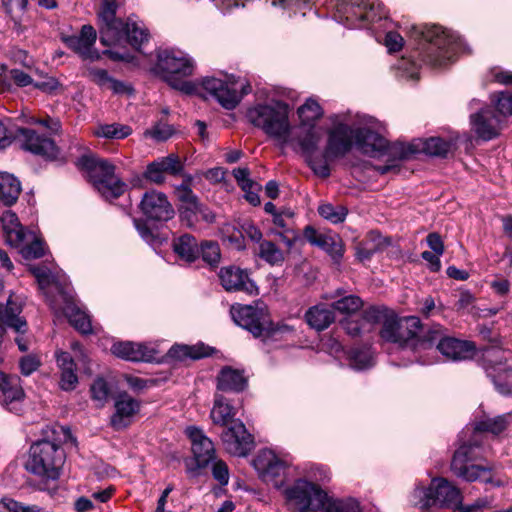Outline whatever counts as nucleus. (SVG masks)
<instances>
[{"label": "nucleus", "mask_w": 512, "mask_h": 512, "mask_svg": "<svg viewBox=\"0 0 512 512\" xmlns=\"http://www.w3.org/2000/svg\"><path fill=\"white\" fill-rule=\"evenodd\" d=\"M412 36L419 39V58L433 67L452 61L461 47V39L438 25L413 26Z\"/></svg>", "instance_id": "nucleus-1"}, {"label": "nucleus", "mask_w": 512, "mask_h": 512, "mask_svg": "<svg viewBox=\"0 0 512 512\" xmlns=\"http://www.w3.org/2000/svg\"><path fill=\"white\" fill-rule=\"evenodd\" d=\"M412 502L421 509L431 506L455 508L460 512H479L487 504L486 500H477L471 505H462L461 491L446 478L436 477L429 486L417 485L412 492Z\"/></svg>", "instance_id": "nucleus-2"}, {"label": "nucleus", "mask_w": 512, "mask_h": 512, "mask_svg": "<svg viewBox=\"0 0 512 512\" xmlns=\"http://www.w3.org/2000/svg\"><path fill=\"white\" fill-rule=\"evenodd\" d=\"M482 459V448L479 444L465 443L454 452L450 469L456 477L466 482L480 481L494 487L504 486L505 481L493 474L495 466L490 463L482 464Z\"/></svg>", "instance_id": "nucleus-3"}, {"label": "nucleus", "mask_w": 512, "mask_h": 512, "mask_svg": "<svg viewBox=\"0 0 512 512\" xmlns=\"http://www.w3.org/2000/svg\"><path fill=\"white\" fill-rule=\"evenodd\" d=\"M246 117L269 137L282 144L288 143L291 132L288 104L282 101L257 104L247 110Z\"/></svg>", "instance_id": "nucleus-4"}, {"label": "nucleus", "mask_w": 512, "mask_h": 512, "mask_svg": "<svg viewBox=\"0 0 512 512\" xmlns=\"http://www.w3.org/2000/svg\"><path fill=\"white\" fill-rule=\"evenodd\" d=\"M194 67L193 59L179 49H163L157 53L156 69L172 88L186 95L197 92L191 81L184 80L193 74Z\"/></svg>", "instance_id": "nucleus-5"}, {"label": "nucleus", "mask_w": 512, "mask_h": 512, "mask_svg": "<svg viewBox=\"0 0 512 512\" xmlns=\"http://www.w3.org/2000/svg\"><path fill=\"white\" fill-rule=\"evenodd\" d=\"M76 164L88 173L93 185L104 198L115 199L125 192L126 184L115 175V166L108 160L87 153Z\"/></svg>", "instance_id": "nucleus-6"}, {"label": "nucleus", "mask_w": 512, "mask_h": 512, "mask_svg": "<svg viewBox=\"0 0 512 512\" xmlns=\"http://www.w3.org/2000/svg\"><path fill=\"white\" fill-rule=\"evenodd\" d=\"M64 452L54 441L40 440L31 445L25 469L42 478L55 480L60 476Z\"/></svg>", "instance_id": "nucleus-7"}, {"label": "nucleus", "mask_w": 512, "mask_h": 512, "mask_svg": "<svg viewBox=\"0 0 512 512\" xmlns=\"http://www.w3.org/2000/svg\"><path fill=\"white\" fill-rule=\"evenodd\" d=\"M202 87L229 110L234 109L243 96L251 92L249 82L234 75H224V78L205 77L202 80Z\"/></svg>", "instance_id": "nucleus-8"}, {"label": "nucleus", "mask_w": 512, "mask_h": 512, "mask_svg": "<svg viewBox=\"0 0 512 512\" xmlns=\"http://www.w3.org/2000/svg\"><path fill=\"white\" fill-rule=\"evenodd\" d=\"M118 9L117 0H103L98 12L100 42L104 46L122 45L125 36L130 32H143L136 25L129 29V19L125 22L116 17Z\"/></svg>", "instance_id": "nucleus-9"}, {"label": "nucleus", "mask_w": 512, "mask_h": 512, "mask_svg": "<svg viewBox=\"0 0 512 512\" xmlns=\"http://www.w3.org/2000/svg\"><path fill=\"white\" fill-rule=\"evenodd\" d=\"M285 496L299 512H318L326 492L317 484L298 479L285 490Z\"/></svg>", "instance_id": "nucleus-10"}, {"label": "nucleus", "mask_w": 512, "mask_h": 512, "mask_svg": "<svg viewBox=\"0 0 512 512\" xmlns=\"http://www.w3.org/2000/svg\"><path fill=\"white\" fill-rule=\"evenodd\" d=\"M14 141L24 151L40 156L46 160L60 158V149L48 136L31 128H18L14 133Z\"/></svg>", "instance_id": "nucleus-11"}, {"label": "nucleus", "mask_w": 512, "mask_h": 512, "mask_svg": "<svg viewBox=\"0 0 512 512\" xmlns=\"http://www.w3.org/2000/svg\"><path fill=\"white\" fill-rule=\"evenodd\" d=\"M420 327L421 322L418 317L398 318L391 312L382 324L380 336L387 342L403 345L417 335Z\"/></svg>", "instance_id": "nucleus-12"}, {"label": "nucleus", "mask_w": 512, "mask_h": 512, "mask_svg": "<svg viewBox=\"0 0 512 512\" xmlns=\"http://www.w3.org/2000/svg\"><path fill=\"white\" fill-rule=\"evenodd\" d=\"M221 440L227 453L245 457L254 448L253 436L240 420L233 421L221 434Z\"/></svg>", "instance_id": "nucleus-13"}, {"label": "nucleus", "mask_w": 512, "mask_h": 512, "mask_svg": "<svg viewBox=\"0 0 512 512\" xmlns=\"http://www.w3.org/2000/svg\"><path fill=\"white\" fill-rule=\"evenodd\" d=\"M22 301L12 291H5L0 281V321L17 333H25L26 320L20 316Z\"/></svg>", "instance_id": "nucleus-14"}, {"label": "nucleus", "mask_w": 512, "mask_h": 512, "mask_svg": "<svg viewBox=\"0 0 512 512\" xmlns=\"http://www.w3.org/2000/svg\"><path fill=\"white\" fill-rule=\"evenodd\" d=\"M354 130L348 125L339 123L328 133L327 145L323 152V159L329 162L345 156L352 148Z\"/></svg>", "instance_id": "nucleus-15"}, {"label": "nucleus", "mask_w": 512, "mask_h": 512, "mask_svg": "<svg viewBox=\"0 0 512 512\" xmlns=\"http://www.w3.org/2000/svg\"><path fill=\"white\" fill-rule=\"evenodd\" d=\"M233 321L251 332L255 337L264 336L266 315L262 309L250 305H233L230 309Z\"/></svg>", "instance_id": "nucleus-16"}, {"label": "nucleus", "mask_w": 512, "mask_h": 512, "mask_svg": "<svg viewBox=\"0 0 512 512\" xmlns=\"http://www.w3.org/2000/svg\"><path fill=\"white\" fill-rule=\"evenodd\" d=\"M338 9L344 13L348 21L358 19L375 22L386 18L387 14L383 4L370 0H347V3H343Z\"/></svg>", "instance_id": "nucleus-17"}, {"label": "nucleus", "mask_w": 512, "mask_h": 512, "mask_svg": "<svg viewBox=\"0 0 512 512\" xmlns=\"http://www.w3.org/2000/svg\"><path fill=\"white\" fill-rule=\"evenodd\" d=\"M304 237L311 245L325 251L334 264L340 265L345 248L342 239L337 234L323 233L312 226H306Z\"/></svg>", "instance_id": "nucleus-18"}, {"label": "nucleus", "mask_w": 512, "mask_h": 512, "mask_svg": "<svg viewBox=\"0 0 512 512\" xmlns=\"http://www.w3.org/2000/svg\"><path fill=\"white\" fill-rule=\"evenodd\" d=\"M320 136L314 130V127H308L303 136L299 137L298 143L304 154L309 167L315 174L326 178L330 175L329 165L324 161L323 155L316 156L315 153L318 149Z\"/></svg>", "instance_id": "nucleus-19"}, {"label": "nucleus", "mask_w": 512, "mask_h": 512, "mask_svg": "<svg viewBox=\"0 0 512 512\" xmlns=\"http://www.w3.org/2000/svg\"><path fill=\"white\" fill-rule=\"evenodd\" d=\"M220 283L227 292H245L256 295L258 288L246 270L235 265L222 267L218 273Z\"/></svg>", "instance_id": "nucleus-20"}, {"label": "nucleus", "mask_w": 512, "mask_h": 512, "mask_svg": "<svg viewBox=\"0 0 512 512\" xmlns=\"http://www.w3.org/2000/svg\"><path fill=\"white\" fill-rule=\"evenodd\" d=\"M140 208L150 220L168 221L174 216V209L167 196L155 190L146 192L141 200Z\"/></svg>", "instance_id": "nucleus-21"}, {"label": "nucleus", "mask_w": 512, "mask_h": 512, "mask_svg": "<svg viewBox=\"0 0 512 512\" xmlns=\"http://www.w3.org/2000/svg\"><path fill=\"white\" fill-rule=\"evenodd\" d=\"M472 130L484 141L498 136L500 131V117L490 107L480 109L470 116Z\"/></svg>", "instance_id": "nucleus-22"}, {"label": "nucleus", "mask_w": 512, "mask_h": 512, "mask_svg": "<svg viewBox=\"0 0 512 512\" xmlns=\"http://www.w3.org/2000/svg\"><path fill=\"white\" fill-rule=\"evenodd\" d=\"M186 433L191 440V449L197 467L206 468L216 457L213 442L197 427H188Z\"/></svg>", "instance_id": "nucleus-23"}, {"label": "nucleus", "mask_w": 512, "mask_h": 512, "mask_svg": "<svg viewBox=\"0 0 512 512\" xmlns=\"http://www.w3.org/2000/svg\"><path fill=\"white\" fill-rule=\"evenodd\" d=\"M111 352L124 360L132 362H152L156 360L157 349L148 344L135 342H117L111 347Z\"/></svg>", "instance_id": "nucleus-24"}, {"label": "nucleus", "mask_w": 512, "mask_h": 512, "mask_svg": "<svg viewBox=\"0 0 512 512\" xmlns=\"http://www.w3.org/2000/svg\"><path fill=\"white\" fill-rule=\"evenodd\" d=\"M114 408L110 424L115 430H122L131 424L133 416L139 412L140 402L127 392H122L115 398Z\"/></svg>", "instance_id": "nucleus-25"}, {"label": "nucleus", "mask_w": 512, "mask_h": 512, "mask_svg": "<svg viewBox=\"0 0 512 512\" xmlns=\"http://www.w3.org/2000/svg\"><path fill=\"white\" fill-rule=\"evenodd\" d=\"M24 391L19 379L0 374V402L9 411L19 414L22 411Z\"/></svg>", "instance_id": "nucleus-26"}, {"label": "nucleus", "mask_w": 512, "mask_h": 512, "mask_svg": "<svg viewBox=\"0 0 512 512\" xmlns=\"http://www.w3.org/2000/svg\"><path fill=\"white\" fill-rule=\"evenodd\" d=\"M439 352L451 361L469 359L475 352V345L471 341L460 340L447 334L443 342L439 343Z\"/></svg>", "instance_id": "nucleus-27"}, {"label": "nucleus", "mask_w": 512, "mask_h": 512, "mask_svg": "<svg viewBox=\"0 0 512 512\" xmlns=\"http://www.w3.org/2000/svg\"><path fill=\"white\" fill-rule=\"evenodd\" d=\"M97 38L96 30L91 25H83L79 35L63 37L64 43L84 59H93L91 51Z\"/></svg>", "instance_id": "nucleus-28"}, {"label": "nucleus", "mask_w": 512, "mask_h": 512, "mask_svg": "<svg viewBox=\"0 0 512 512\" xmlns=\"http://www.w3.org/2000/svg\"><path fill=\"white\" fill-rule=\"evenodd\" d=\"M354 139L357 148L369 156H374L376 153L384 152L387 149L386 139L368 128L354 130Z\"/></svg>", "instance_id": "nucleus-29"}, {"label": "nucleus", "mask_w": 512, "mask_h": 512, "mask_svg": "<svg viewBox=\"0 0 512 512\" xmlns=\"http://www.w3.org/2000/svg\"><path fill=\"white\" fill-rule=\"evenodd\" d=\"M253 465L258 473L264 478H275L285 470V463L279 459L271 450L259 452L253 460Z\"/></svg>", "instance_id": "nucleus-30"}, {"label": "nucleus", "mask_w": 512, "mask_h": 512, "mask_svg": "<svg viewBox=\"0 0 512 512\" xmlns=\"http://www.w3.org/2000/svg\"><path fill=\"white\" fill-rule=\"evenodd\" d=\"M304 317L312 329L320 332L327 329L335 321V312L333 306L329 307L320 303L310 307Z\"/></svg>", "instance_id": "nucleus-31"}, {"label": "nucleus", "mask_w": 512, "mask_h": 512, "mask_svg": "<svg viewBox=\"0 0 512 512\" xmlns=\"http://www.w3.org/2000/svg\"><path fill=\"white\" fill-rule=\"evenodd\" d=\"M1 222L6 243L10 246L21 245L28 230L21 225L17 215L11 211H6L1 217Z\"/></svg>", "instance_id": "nucleus-32"}, {"label": "nucleus", "mask_w": 512, "mask_h": 512, "mask_svg": "<svg viewBox=\"0 0 512 512\" xmlns=\"http://www.w3.org/2000/svg\"><path fill=\"white\" fill-rule=\"evenodd\" d=\"M247 384L243 373L229 366L222 368L217 376V389L228 392L242 391Z\"/></svg>", "instance_id": "nucleus-33"}, {"label": "nucleus", "mask_w": 512, "mask_h": 512, "mask_svg": "<svg viewBox=\"0 0 512 512\" xmlns=\"http://www.w3.org/2000/svg\"><path fill=\"white\" fill-rule=\"evenodd\" d=\"M174 252L186 262H194L200 257V249L196 238L190 234H183L173 240Z\"/></svg>", "instance_id": "nucleus-34"}, {"label": "nucleus", "mask_w": 512, "mask_h": 512, "mask_svg": "<svg viewBox=\"0 0 512 512\" xmlns=\"http://www.w3.org/2000/svg\"><path fill=\"white\" fill-rule=\"evenodd\" d=\"M488 377L492 379L497 391L503 395H512V368L498 364L486 368Z\"/></svg>", "instance_id": "nucleus-35"}, {"label": "nucleus", "mask_w": 512, "mask_h": 512, "mask_svg": "<svg viewBox=\"0 0 512 512\" xmlns=\"http://www.w3.org/2000/svg\"><path fill=\"white\" fill-rule=\"evenodd\" d=\"M21 193L20 181L12 174L0 172V201L6 205H13Z\"/></svg>", "instance_id": "nucleus-36"}, {"label": "nucleus", "mask_w": 512, "mask_h": 512, "mask_svg": "<svg viewBox=\"0 0 512 512\" xmlns=\"http://www.w3.org/2000/svg\"><path fill=\"white\" fill-rule=\"evenodd\" d=\"M175 194L178 200L182 203L180 215L185 221H187L188 225L191 226L192 222L190 221V212L193 208L197 207V204L200 201L197 195L192 191L191 187H189L188 183H181L176 186Z\"/></svg>", "instance_id": "nucleus-37"}, {"label": "nucleus", "mask_w": 512, "mask_h": 512, "mask_svg": "<svg viewBox=\"0 0 512 512\" xmlns=\"http://www.w3.org/2000/svg\"><path fill=\"white\" fill-rule=\"evenodd\" d=\"M212 348L202 343L196 345H174L169 349L168 355L176 360L200 359L211 355Z\"/></svg>", "instance_id": "nucleus-38"}, {"label": "nucleus", "mask_w": 512, "mask_h": 512, "mask_svg": "<svg viewBox=\"0 0 512 512\" xmlns=\"http://www.w3.org/2000/svg\"><path fill=\"white\" fill-rule=\"evenodd\" d=\"M236 415L235 408L223 396H216L210 417L214 424L225 426L232 423Z\"/></svg>", "instance_id": "nucleus-39"}, {"label": "nucleus", "mask_w": 512, "mask_h": 512, "mask_svg": "<svg viewBox=\"0 0 512 512\" xmlns=\"http://www.w3.org/2000/svg\"><path fill=\"white\" fill-rule=\"evenodd\" d=\"M19 250V253L26 260L38 259L44 255L43 243L36 237L32 231H27L25 239H23L21 245L13 246Z\"/></svg>", "instance_id": "nucleus-40"}, {"label": "nucleus", "mask_w": 512, "mask_h": 512, "mask_svg": "<svg viewBox=\"0 0 512 512\" xmlns=\"http://www.w3.org/2000/svg\"><path fill=\"white\" fill-rule=\"evenodd\" d=\"M370 237L376 243H363L357 247L356 256L360 261H366L371 259V257L379 252L387 248L391 245L390 239L382 238L379 234L375 232L370 233Z\"/></svg>", "instance_id": "nucleus-41"}, {"label": "nucleus", "mask_w": 512, "mask_h": 512, "mask_svg": "<svg viewBox=\"0 0 512 512\" xmlns=\"http://www.w3.org/2000/svg\"><path fill=\"white\" fill-rule=\"evenodd\" d=\"M318 512H360L358 503L353 499H334L327 494Z\"/></svg>", "instance_id": "nucleus-42"}, {"label": "nucleus", "mask_w": 512, "mask_h": 512, "mask_svg": "<svg viewBox=\"0 0 512 512\" xmlns=\"http://www.w3.org/2000/svg\"><path fill=\"white\" fill-rule=\"evenodd\" d=\"M512 422V413L499 415L494 418H487L476 423L475 430L478 432H490L500 434Z\"/></svg>", "instance_id": "nucleus-43"}, {"label": "nucleus", "mask_w": 512, "mask_h": 512, "mask_svg": "<svg viewBox=\"0 0 512 512\" xmlns=\"http://www.w3.org/2000/svg\"><path fill=\"white\" fill-rule=\"evenodd\" d=\"M65 314L69 319L70 324L83 334L92 333V324L86 312L82 311L74 305H68L65 309Z\"/></svg>", "instance_id": "nucleus-44"}, {"label": "nucleus", "mask_w": 512, "mask_h": 512, "mask_svg": "<svg viewBox=\"0 0 512 512\" xmlns=\"http://www.w3.org/2000/svg\"><path fill=\"white\" fill-rule=\"evenodd\" d=\"M298 115L303 126L314 127V122L323 115V110L315 100L308 99L298 108Z\"/></svg>", "instance_id": "nucleus-45"}, {"label": "nucleus", "mask_w": 512, "mask_h": 512, "mask_svg": "<svg viewBox=\"0 0 512 512\" xmlns=\"http://www.w3.org/2000/svg\"><path fill=\"white\" fill-rule=\"evenodd\" d=\"M94 133L107 139H124L132 134V128L120 123L103 124L98 126Z\"/></svg>", "instance_id": "nucleus-46"}, {"label": "nucleus", "mask_w": 512, "mask_h": 512, "mask_svg": "<svg viewBox=\"0 0 512 512\" xmlns=\"http://www.w3.org/2000/svg\"><path fill=\"white\" fill-rule=\"evenodd\" d=\"M448 334V330L440 324H433L427 329L420 338L419 344L425 349L436 347L439 351V343L443 342Z\"/></svg>", "instance_id": "nucleus-47"}, {"label": "nucleus", "mask_w": 512, "mask_h": 512, "mask_svg": "<svg viewBox=\"0 0 512 512\" xmlns=\"http://www.w3.org/2000/svg\"><path fill=\"white\" fill-rule=\"evenodd\" d=\"M220 233L224 241L237 250L245 248V238L241 229L231 223H225L220 228Z\"/></svg>", "instance_id": "nucleus-48"}, {"label": "nucleus", "mask_w": 512, "mask_h": 512, "mask_svg": "<svg viewBox=\"0 0 512 512\" xmlns=\"http://www.w3.org/2000/svg\"><path fill=\"white\" fill-rule=\"evenodd\" d=\"M259 256L271 265H278L284 261V253L271 241H262L259 245Z\"/></svg>", "instance_id": "nucleus-49"}, {"label": "nucleus", "mask_w": 512, "mask_h": 512, "mask_svg": "<svg viewBox=\"0 0 512 512\" xmlns=\"http://www.w3.org/2000/svg\"><path fill=\"white\" fill-rule=\"evenodd\" d=\"M332 306L341 314H353L362 308L363 301L356 295H347L334 301Z\"/></svg>", "instance_id": "nucleus-50"}, {"label": "nucleus", "mask_w": 512, "mask_h": 512, "mask_svg": "<svg viewBox=\"0 0 512 512\" xmlns=\"http://www.w3.org/2000/svg\"><path fill=\"white\" fill-rule=\"evenodd\" d=\"M318 213L324 219L337 224L345 220L347 209L342 205L334 206L330 203H326L319 206Z\"/></svg>", "instance_id": "nucleus-51"}, {"label": "nucleus", "mask_w": 512, "mask_h": 512, "mask_svg": "<svg viewBox=\"0 0 512 512\" xmlns=\"http://www.w3.org/2000/svg\"><path fill=\"white\" fill-rule=\"evenodd\" d=\"M350 366L355 370H364L373 366V357L369 350L354 349L349 354Z\"/></svg>", "instance_id": "nucleus-52"}, {"label": "nucleus", "mask_w": 512, "mask_h": 512, "mask_svg": "<svg viewBox=\"0 0 512 512\" xmlns=\"http://www.w3.org/2000/svg\"><path fill=\"white\" fill-rule=\"evenodd\" d=\"M200 256L210 266H216L221 258L220 247L217 242L204 241L199 246Z\"/></svg>", "instance_id": "nucleus-53"}, {"label": "nucleus", "mask_w": 512, "mask_h": 512, "mask_svg": "<svg viewBox=\"0 0 512 512\" xmlns=\"http://www.w3.org/2000/svg\"><path fill=\"white\" fill-rule=\"evenodd\" d=\"M155 162L164 173L171 175H181L184 170V166L176 154H169L166 157H161L155 160Z\"/></svg>", "instance_id": "nucleus-54"}, {"label": "nucleus", "mask_w": 512, "mask_h": 512, "mask_svg": "<svg viewBox=\"0 0 512 512\" xmlns=\"http://www.w3.org/2000/svg\"><path fill=\"white\" fill-rule=\"evenodd\" d=\"M450 147L449 142L439 137H431L424 142L423 151L431 156H445Z\"/></svg>", "instance_id": "nucleus-55"}, {"label": "nucleus", "mask_w": 512, "mask_h": 512, "mask_svg": "<svg viewBox=\"0 0 512 512\" xmlns=\"http://www.w3.org/2000/svg\"><path fill=\"white\" fill-rule=\"evenodd\" d=\"M136 25L140 30L143 32V36L139 32H130L127 33V36H125L124 43H129L131 46H133L136 49H139L143 43L148 41L149 33L147 29L144 27V25L140 22L131 21L129 19V29L132 28V26Z\"/></svg>", "instance_id": "nucleus-56"}, {"label": "nucleus", "mask_w": 512, "mask_h": 512, "mask_svg": "<svg viewBox=\"0 0 512 512\" xmlns=\"http://www.w3.org/2000/svg\"><path fill=\"white\" fill-rule=\"evenodd\" d=\"M91 396L94 401L98 402L99 406H103L109 396V387L103 378L96 379L90 388Z\"/></svg>", "instance_id": "nucleus-57"}, {"label": "nucleus", "mask_w": 512, "mask_h": 512, "mask_svg": "<svg viewBox=\"0 0 512 512\" xmlns=\"http://www.w3.org/2000/svg\"><path fill=\"white\" fill-rule=\"evenodd\" d=\"M391 311L386 308L371 306L363 313V320L369 324L384 323Z\"/></svg>", "instance_id": "nucleus-58"}, {"label": "nucleus", "mask_w": 512, "mask_h": 512, "mask_svg": "<svg viewBox=\"0 0 512 512\" xmlns=\"http://www.w3.org/2000/svg\"><path fill=\"white\" fill-rule=\"evenodd\" d=\"M0 506L8 512H42V509L36 505H25L11 498H3Z\"/></svg>", "instance_id": "nucleus-59"}, {"label": "nucleus", "mask_w": 512, "mask_h": 512, "mask_svg": "<svg viewBox=\"0 0 512 512\" xmlns=\"http://www.w3.org/2000/svg\"><path fill=\"white\" fill-rule=\"evenodd\" d=\"M211 464L213 478L221 486H226L229 482V469L227 464L223 460L216 458L211 462Z\"/></svg>", "instance_id": "nucleus-60"}, {"label": "nucleus", "mask_w": 512, "mask_h": 512, "mask_svg": "<svg viewBox=\"0 0 512 512\" xmlns=\"http://www.w3.org/2000/svg\"><path fill=\"white\" fill-rule=\"evenodd\" d=\"M197 215H200L201 219L206 223H214L216 220V215L209 208L204 206L202 203H198L196 208H193L190 212V221L192 222L191 226L195 225L197 221Z\"/></svg>", "instance_id": "nucleus-61"}, {"label": "nucleus", "mask_w": 512, "mask_h": 512, "mask_svg": "<svg viewBox=\"0 0 512 512\" xmlns=\"http://www.w3.org/2000/svg\"><path fill=\"white\" fill-rule=\"evenodd\" d=\"M78 384V377L74 369L61 370L60 373V388L64 391H72Z\"/></svg>", "instance_id": "nucleus-62"}, {"label": "nucleus", "mask_w": 512, "mask_h": 512, "mask_svg": "<svg viewBox=\"0 0 512 512\" xmlns=\"http://www.w3.org/2000/svg\"><path fill=\"white\" fill-rule=\"evenodd\" d=\"M496 108L503 116L512 115V93H499L496 99Z\"/></svg>", "instance_id": "nucleus-63"}, {"label": "nucleus", "mask_w": 512, "mask_h": 512, "mask_svg": "<svg viewBox=\"0 0 512 512\" xmlns=\"http://www.w3.org/2000/svg\"><path fill=\"white\" fill-rule=\"evenodd\" d=\"M89 76L93 82L98 86L108 89L112 77L108 74L107 70L99 68L89 69Z\"/></svg>", "instance_id": "nucleus-64"}]
</instances>
